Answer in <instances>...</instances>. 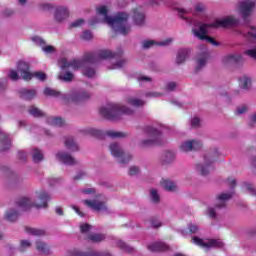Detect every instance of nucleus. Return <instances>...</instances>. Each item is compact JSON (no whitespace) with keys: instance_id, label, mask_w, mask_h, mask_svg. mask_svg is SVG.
I'll list each match as a JSON object with an SVG mask.
<instances>
[{"instance_id":"30","label":"nucleus","mask_w":256,"mask_h":256,"mask_svg":"<svg viewBox=\"0 0 256 256\" xmlns=\"http://www.w3.org/2000/svg\"><path fill=\"white\" fill-rule=\"evenodd\" d=\"M133 19L136 25L145 23V13L141 11V8L134 10Z\"/></svg>"},{"instance_id":"40","label":"nucleus","mask_w":256,"mask_h":256,"mask_svg":"<svg viewBox=\"0 0 256 256\" xmlns=\"http://www.w3.org/2000/svg\"><path fill=\"white\" fill-rule=\"evenodd\" d=\"M17 217H18V213L15 210H9L8 212H6V215H5V219L7 221H16Z\"/></svg>"},{"instance_id":"22","label":"nucleus","mask_w":256,"mask_h":256,"mask_svg":"<svg viewBox=\"0 0 256 256\" xmlns=\"http://www.w3.org/2000/svg\"><path fill=\"white\" fill-rule=\"evenodd\" d=\"M66 256H112L107 252H90V253H83L79 250H72L69 251Z\"/></svg>"},{"instance_id":"15","label":"nucleus","mask_w":256,"mask_h":256,"mask_svg":"<svg viewBox=\"0 0 256 256\" xmlns=\"http://www.w3.org/2000/svg\"><path fill=\"white\" fill-rule=\"evenodd\" d=\"M84 204H86L89 209H92V211H107L103 196H97L94 200H84Z\"/></svg>"},{"instance_id":"10","label":"nucleus","mask_w":256,"mask_h":256,"mask_svg":"<svg viewBox=\"0 0 256 256\" xmlns=\"http://www.w3.org/2000/svg\"><path fill=\"white\" fill-rule=\"evenodd\" d=\"M109 149L111 155H113L115 159H117L122 164L129 163V161L133 159V156L130 153H125L121 145H119L117 142L111 143Z\"/></svg>"},{"instance_id":"4","label":"nucleus","mask_w":256,"mask_h":256,"mask_svg":"<svg viewBox=\"0 0 256 256\" xmlns=\"http://www.w3.org/2000/svg\"><path fill=\"white\" fill-rule=\"evenodd\" d=\"M133 110L128 108L123 104L109 103L101 106L99 109V114L104 119H109L110 121H119L121 115H131Z\"/></svg>"},{"instance_id":"35","label":"nucleus","mask_w":256,"mask_h":256,"mask_svg":"<svg viewBox=\"0 0 256 256\" xmlns=\"http://www.w3.org/2000/svg\"><path fill=\"white\" fill-rule=\"evenodd\" d=\"M251 78L249 76H243L240 78V87L241 89H244V90H249L251 89Z\"/></svg>"},{"instance_id":"41","label":"nucleus","mask_w":256,"mask_h":256,"mask_svg":"<svg viewBox=\"0 0 256 256\" xmlns=\"http://www.w3.org/2000/svg\"><path fill=\"white\" fill-rule=\"evenodd\" d=\"M175 161V154L172 152H168L165 154V158L163 159V165H168L169 163H173Z\"/></svg>"},{"instance_id":"60","label":"nucleus","mask_w":256,"mask_h":256,"mask_svg":"<svg viewBox=\"0 0 256 256\" xmlns=\"http://www.w3.org/2000/svg\"><path fill=\"white\" fill-rule=\"evenodd\" d=\"M146 97H161V93L159 92H148Z\"/></svg>"},{"instance_id":"25","label":"nucleus","mask_w":256,"mask_h":256,"mask_svg":"<svg viewBox=\"0 0 256 256\" xmlns=\"http://www.w3.org/2000/svg\"><path fill=\"white\" fill-rule=\"evenodd\" d=\"M0 141L3 145V147L0 148V151H7V149L11 148V138H9V135H7V133H5L1 129H0Z\"/></svg>"},{"instance_id":"38","label":"nucleus","mask_w":256,"mask_h":256,"mask_svg":"<svg viewBox=\"0 0 256 256\" xmlns=\"http://www.w3.org/2000/svg\"><path fill=\"white\" fill-rule=\"evenodd\" d=\"M32 159L34 163H40V161L43 159V152L37 148H34L32 150Z\"/></svg>"},{"instance_id":"51","label":"nucleus","mask_w":256,"mask_h":256,"mask_svg":"<svg viewBox=\"0 0 256 256\" xmlns=\"http://www.w3.org/2000/svg\"><path fill=\"white\" fill-rule=\"evenodd\" d=\"M236 113L238 115H243V113H247V105H242L237 108Z\"/></svg>"},{"instance_id":"54","label":"nucleus","mask_w":256,"mask_h":256,"mask_svg":"<svg viewBox=\"0 0 256 256\" xmlns=\"http://www.w3.org/2000/svg\"><path fill=\"white\" fill-rule=\"evenodd\" d=\"M138 81L140 83H151V78L147 76H139Z\"/></svg>"},{"instance_id":"31","label":"nucleus","mask_w":256,"mask_h":256,"mask_svg":"<svg viewBox=\"0 0 256 256\" xmlns=\"http://www.w3.org/2000/svg\"><path fill=\"white\" fill-rule=\"evenodd\" d=\"M64 145L69 151H79V146L75 140H73V137H66Z\"/></svg>"},{"instance_id":"58","label":"nucleus","mask_w":256,"mask_h":256,"mask_svg":"<svg viewBox=\"0 0 256 256\" xmlns=\"http://www.w3.org/2000/svg\"><path fill=\"white\" fill-rule=\"evenodd\" d=\"M7 87V79L0 78V89H5Z\"/></svg>"},{"instance_id":"27","label":"nucleus","mask_w":256,"mask_h":256,"mask_svg":"<svg viewBox=\"0 0 256 256\" xmlns=\"http://www.w3.org/2000/svg\"><path fill=\"white\" fill-rule=\"evenodd\" d=\"M231 197H233V193H222L220 195H218V197L216 198L217 201V205L216 207H218L219 209H221V207L225 206V203L227 201H229V199H231Z\"/></svg>"},{"instance_id":"46","label":"nucleus","mask_w":256,"mask_h":256,"mask_svg":"<svg viewBox=\"0 0 256 256\" xmlns=\"http://www.w3.org/2000/svg\"><path fill=\"white\" fill-rule=\"evenodd\" d=\"M8 77L12 81H17L19 79V73H17V71H15V70H10Z\"/></svg>"},{"instance_id":"42","label":"nucleus","mask_w":256,"mask_h":256,"mask_svg":"<svg viewBox=\"0 0 256 256\" xmlns=\"http://www.w3.org/2000/svg\"><path fill=\"white\" fill-rule=\"evenodd\" d=\"M29 113L30 115H32L33 117H43L44 113L43 111H41L39 108L32 106L29 109Z\"/></svg>"},{"instance_id":"44","label":"nucleus","mask_w":256,"mask_h":256,"mask_svg":"<svg viewBox=\"0 0 256 256\" xmlns=\"http://www.w3.org/2000/svg\"><path fill=\"white\" fill-rule=\"evenodd\" d=\"M59 79H62V81H72L73 73H71V72L61 73L59 75Z\"/></svg>"},{"instance_id":"62","label":"nucleus","mask_w":256,"mask_h":256,"mask_svg":"<svg viewBox=\"0 0 256 256\" xmlns=\"http://www.w3.org/2000/svg\"><path fill=\"white\" fill-rule=\"evenodd\" d=\"M178 13L182 19H186V17H184L183 15H185V13H187V10H185L183 8H178Z\"/></svg>"},{"instance_id":"24","label":"nucleus","mask_w":256,"mask_h":256,"mask_svg":"<svg viewBox=\"0 0 256 256\" xmlns=\"http://www.w3.org/2000/svg\"><path fill=\"white\" fill-rule=\"evenodd\" d=\"M201 53L202 54L197 61V69H201V67H205V65H207V59H209V52L207 51V47L202 46Z\"/></svg>"},{"instance_id":"36","label":"nucleus","mask_w":256,"mask_h":256,"mask_svg":"<svg viewBox=\"0 0 256 256\" xmlns=\"http://www.w3.org/2000/svg\"><path fill=\"white\" fill-rule=\"evenodd\" d=\"M161 185L166 191H175L177 189V185L171 180H162Z\"/></svg>"},{"instance_id":"3","label":"nucleus","mask_w":256,"mask_h":256,"mask_svg":"<svg viewBox=\"0 0 256 256\" xmlns=\"http://www.w3.org/2000/svg\"><path fill=\"white\" fill-rule=\"evenodd\" d=\"M239 25V19L233 16H225L222 18L215 19L214 21L210 22L209 20H205V22H197L194 24L192 29V33L197 39L200 41H207L217 47L219 43L215 41V39L207 36V33L211 31V29H219V27H237Z\"/></svg>"},{"instance_id":"11","label":"nucleus","mask_w":256,"mask_h":256,"mask_svg":"<svg viewBox=\"0 0 256 256\" xmlns=\"http://www.w3.org/2000/svg\"><path fill=\"white\" fill-rule=\"evenodd\" d=\"M192 242L194 245H198V247H202V249H213V248H221L223 247V241L217 239H206L203 240L197 236L192 238Z\"/></svg>"},{"instance_id":"2","label":"nucleus","mask_w":256,"mask_h":256,"mask_svg":"<svg viewBox=\"0 0 256 256\" xmlns=\"http://www.w3.org/2000/svg\"><path fill=\"white\" fill-rule=\"evenodd\" d=\"M129 14L119 12L115 16H109V8L107 6H98L96 8V19L90 21V25L97 23H106L115 33L127 35L131 31V26L128 22Z\"/></svg>"},{"instance_id":"52","label":"nucleus","mask_w":256,"mask_h":256,"mask_svg":"<svg viewBox=\"0 0 256 256\" xmlns=\"http://www.w3.org/2000/svg\"><path fill=\"white\" fill-rule=\"evenodd\" d=\"M199 125H201V120L197 117L192 118L191 126L192 127H199Z\"/></svg>"},{"instance_id":"64","label":"nucleus","mask_w":256,"mask_h":256,"mask_svg":"<svg viewBox=\"0 0 256 256\" xmlns=\"http://www.w3.org/2000/svg\"><path fill=\"white\" fill-rule=\"evenodd\" d=\"M49 183H50L51 186L57 185V183H59V179L51 178V179H49Z\"/></svg>"},{"instance_id":"33","label":"nucleus","mask_w":256,"mask_h":256,"mask_svg":"<svg viewBox=\"0 0 256 256\" xmlns=\"http://www.w3.org/2000/svg\"><path fill=\"white\" fill-rule=\"evenodd\" d=\"M126 101L128 105H131L132 107H143V105H145V101L137 97H128Z\"/></svg>"},{"instance_id":"57","label":"nucleus","mask_w":256,"mask_h":256,"mask_svg":"<svg viewBox=\"0 0 256 256\" xmlns=\"http://www.w3.org/2000/svg\"><path fill=\"white\" fill-rule=\"evenodd\" d=\"M123 65H125V61L119 60L116 64H114L111 67V69H120V67H122Z\"/></svg>"},{"instance_id":"56","label":"nucleus","mask_w":256,"mask_h":256,"mask_svg":"<svg viewBox=\"0 0 256 256\" xmlns=\"http://www.w3.org/2000/svg\"><path fill=\"white\" fill-rule=\"evenodd\" d=\"M175 87H177V84L175 82H169L166 86L167 91H174Z\"/></svg>"},{"instance_id":"50","label":"nucleus","mask_w":256,"mask_h":256,"mask_svg":"<svg viewBox=\"0 0 256 256\" xmlns=\"http://www.w3.org/2000/svg\"><path fill=\"white\" fill-rule=\"evenodd\" d=\"M129 175L133 176V175H139V167L137 166H132L129 169Z\"/></svg>"},{"instance_id":"48","label":"nucleus","mask_w":256,"mask_h":256,"mask_svg":"<svg viewBox=\"0 0 256 256\" xmlns=\"http://www.w3.org/2000/svg\"><path fill=\"white\" fill-rule=\"evenodd\" d=\"M82 39H84L85 41H91V39H93V34L91 33V31H85L82 34Z\"/></svg>"},{"instance_id":"37","label":"nucleus","mask_w":256,"mask_h":256,"mask_svg":"<svg viewBox=\"0 0 256 256\" xmlns=\"http://www.w3.org/2000/svg\"><path fill=\"white\" fill-rule=\"evenodd\" d=\"M26 232L34 237H43L45 230L39 228H26Z\"/></svg>"},{"instance_id":"32","label":"nucleus","mask_w":256,"mask_h":256,"mask_svg":"<svg viewBox=\"0 0 256 256\" xmlns=\"http://www.w3.org/2000/svg\"><path fill=\"white\" fill-rule=\"evenodd\" d=\"M36 249L39 253H42V255L49 253V246L41 240L36 241Z\"/></svg>"},{"instance_id":"47","label":"nucleus","mask_w":256,"mask_h":256,"mask_svg":"<svg viewBox=\"0 0 256 256\" xmlns=\"http://www.w3.org/2000/svg\"><path fill=\"white\" fill-rule=\"evenodd\" d=\"M188 229H189L190 233H198L199 232V226H197V224L190 223L188 225Z\"/></svg>"},{"instance_id":"7","label":"nucleus","mask_w":256,"mask_h":256,"mask_svg":"<svg viewBox=\"0 0 256 256\" xmlns=\"http://www.w3.org/2000/svg\"><path fill=\"white\" fill-rule=\"evenodd\" d=\"M144 133L148 138L141 140L139 147L145 149L147 147H153V145H161V130L153 126H147Z\"/></svg>"},{"instance_id":"19","label":"nucleus","mask_w":256,"mask_h":256,"mask_svg":"<svg viewBox=\"0 0 256 256\" xmlns=\"http://www.w3.org/2000/svg\"><path fill=\"white\" fill-rule=\"evenodd\" d=\"M222 63H224V65H229L231 63H243V55L239 53L226 55L222 58Z\"/></svg>"},{"instance_id":"18","label":"nucleus","mask_w":256,"mask_h":256,"mask_svg":"<svg viewBox=\"0 0 256 256\" xmlns=\"http://www.w3.org/2000/svg\"><path fill=\"white\" fill-rule=\"evenodd\" d=\"M69 17V10L63 6H58L55 9L54 19L58 23L65 21Z\"/></svg>"},{"instance_id":"17","label":"nucleus","mask_w":256,"mask_h":256,"mask_svg":"<svg viewBox=\"0 0 256 256\" xmlns=\"http://www.w3.org/2000/svg\"><path fill=\"white\" fill-rule=\"evenodd\" d=\"M202 146L203 144L199 140H187L180 145V150L187 153L188 151H197Z\"/></svg>"},{"instance_id":"26","label":"nucleus","mask_w":256,"mask_h":256,"mask_svg":"<svg viewBox=\"0 0 256 256\" xmlns=\"http://www.w3.org/2000/svg\"><path fill=\"white\" fill-rule=\"evenodd\" d=\"M36 95L37 91L35 89L22 88L20 90V97L25 99V101H31V99H35Z\"/></svg>"},{"instance_id":"43","label":"nucleus","mask_w":256,"mask_h":256,"mask_svg":"<svg viewBox=\"0 0 256 256\" xmlns=\"http://www.w3.org/2000/svg\"><path fill=\"white\" fill-rule=\"evenodd\" d=\"M31 247V241L29 240H21L20 241V246L19 249L20 251H27V249H29Z\"/></svg>"},{"instance_id":"1","label":"nucleus","mask_w":256,"mask_h":256,"mask_svg":"<svg viewBox=\"0 0 256 256\" xmlns=\"http://www.w3.org/2000/svg\"><path fill=\"white\" fill-rule=\"evenodd\" d=\"M121 53H123L122 50H119L117 54L111 52V50H99L97 54H85L82 60L73 59L69 61L66 58H62L58 61V65L61 69H73V71L82 69V73L85 77H95V69L91 68L93 63H97V61H101V59L119 58L121 57Z\"/></svg>"},{"instance_id":"8","label":"nucleus","mask_w":256,"mask_h":256,"mask_svg":"<svg viewBox=\"0 0 256 256\" xmlns=\"http://www.w3.org/2000/svg\"><path fill=\"white\" fill-rule=\"evenodd\" d=\"M84 133L86 135H91L92 137H97L98 139H105V137H109L110 139H123L127 137V133L119 132L115 130H99L97 128H86L84 129Z\"/></svg>"},{"instance_id":"28","label":"nucleus","mask_w":256,"mask_h":256,"mask_svg":"<svg viewBox=\"0 0 256 256\" xmlns=\"http://www.w3.org/2000/svg\"><path fill=\"white\" fill-rule=\"evenodd\" d=\"M149 251H167L169 249V245L165 242H155L153 244L148 245Z\"/></svg>"},{"instance_id":"23","label":"nucleus","mask_w":256,"mask_h":256,"mask_svg":"<svg viewBox=\"0 0 256 256\" xmlns=\"http://www.w3.org/2000/svg\"><path fill=\"white\" fill-rule=\"evenodd\" d=\"M56 158L64 165H75V158H72L71 155L65 152H58Z\"/></svg>"},{"instance_id":"63","label":"nucleus","mask_w":256,"mask_h":256,"mask_svg":"<svg viewBox=\"0 0 256 256\" xmlns=\"http://www.w3.org/2000/svg\"><path fill=\"white\" fill-rule=\"evenodd\" d=\"M151 225L152 227H161V222L157 221V220H152L151 221Z\"/></svg>"},{"instance_id":"20","label":"nucleus","mask_w":256,"mask_h":256,"mask_svg":"<svg viewBox=\"0 0 256 256\" xmlns=\"http://www.w3.org/2000/svg\"><path fill=\"white\" fill-rule=\"evenodd\" d=\"M173 43V39L167 38L164 41L161 42H155L154 40H144L142 42L143 49H150V47H153L155 45H160L162 47H166L167 45H171Z\"/></svg>"},{"instance_id":"12","label":"nucleus","mask_w":256,"mask_h":256,"mask_svg":"<svg viewBox=\"0 0 256 256\" xmlns=\"http://www.w3.org/2000/svg\"><path fill=\"white\" fill-rule=\"evenodd\" d=\"M80 231L83 233V235H86L87 239L92 241V243H99V241H103V239H105V235L103 234H93L95 227L89 224H81Z\"/></svg>"},{"instance_id":"59","label":"nucleus","mask_w":256,"mask_h":256,"mask_svg":"<svg viewBox=\"0 0 256 256\" xmlns=\"http://www.w3.org/2000/svg\"><path fill=\"white\" fill-rule=\"evenodd\" d=\"M82 193H84L85 195H91V194L95 193V189L87 188V189L82 190Z\"/></svg>"},{"instance_id":"49","label":"nucleus","mask_w":256,"mask_h":256,"mask_svg":"<svg viewBox=\"0 0 256 256\" xmlns=\"http://www.w3.org/2000/svg\"><path fill=\"white\" fill-rule=\"evenodd\" d=\"M206 215H208V217H210V219H215V216H216V214H215V208L209 207V208L207 209Z\"/></svg>"},{"instance_id":"6","label":"nucleus","mask_w":256,"mask_h":256,"mask_svg":"<svg viewBox=\"0 0 256 256\" xmlns=\"http://www.w3.org/2000/svg\"><path fill=\"white\" fill-rule=\"evenodd\" d=\"M44 95L47 97H58L62 101H81L83 99H88L89 93L87 92H73L71 94H61V92L52 89L45 88Z\"/></svg>"},{"instance_id":"55","label":"nucleus","mask_w":256,"mask_h":256,"mask_svg":"<svg viewBox=\"0 0 256 256\" xmlns=\"http://www.w3.org/2000/svg\"><path fill=\"white\" fill-rule=\"evenodd\" d=\"M195 11H196V13H203V11H205V5L198 3L195 6Z\"/></svg>"},{"instance_id":"34","label":"nucleus","mask_w":256,"mask_h":256,"mask_svg":"<svg viewBox=\"0 0 256 256\" xmlns=\"http://www.w3.org/2000/svg\"><path fill=\"white\" fill-rule=\"evenodd\" d=\"M47 123L48 125H53L54 127H63L65 121H63L61 118L59 117H49L47 119Z\"/></svg>"},{"instance_id":"61","label":"nucleus","mask_w":256,"mask_h":256,"mask_svg":"<svg viewBox=\"0 0 256 256\" xmlns=\"http://www.w3.org/2000/svg\"><path fill=\"white\" fill-rule=\"evenodd\" d=\"M87 174L83 171H80L76 174V176L74 177V179H83V177H85Z\"/></svg>"},{"instance_id":"53","label":"nucleus","mask_w":256,"mask_h":256,"mask_svg":"<svg viewBox=\"0 0 256 256\" xmlns=\"http://www.w3.org/2000/svg\"><path fill=\"white\" fill-rule=\"evenodd\" d=\"M85 21L83 19H78L71 23L70 27H81Z\"/></svg>"},{"instance_id":"9","label":"nucleus","mask_w":256,"mask_h":256,"mask_svg":"<svg viewBox=\"0 0 256 256\" xmlns=\"http://www.w3.org/2000/svg\"><path fill=\"white\" fill-rule=\"evenodd\" d=\"M17 69L24 81H30V79H33V77L38 79V81H45V79H47V75L44 72L38 71L31 73L29 71V63L27 62H19Z\"/></svg>"},{"instance_id":"45","label":"nucleus","mask_w":256,"mask_h":256,"mask_svg":"<svg viewBox=\"0 0 256 256\" xmlns=\"http://www.w3.org/2000/svg\"><path fill=\"white\" fill-rule=\"evenodd\" d=\"M150 197L154 203H159V194L157 193V190L152 189L150 191Z\"/></svg>"},{"instance_id":"5","label":"nucleus","mask_w":256,"mask_h":256,"mask_svg":"<svg viewBox=\"0 0 256 256\" xmlns=\"http://www.w3.org/2000/svg\"><path fill=\"white\" fill-rule=\"evenodd\" d=\"M36 200L24 197L18 201L17 205L21 211H27L30 207H36V209H45L47 207V201H49V194L45 191H40L36 195Z\"/></svg>"},{"instance_id":"21","label":"nucleus","mask_w":256,"mask_h":256,"mask_svg":"<svg viewBox=\"0 0 256 256\" xmlns=\"http://www.w3.org/2000/svg\"><path fill=\"white\" fill-rule=\"evenodd\" d=\"M32 41L36 45H39L42 48V51H44V53H46V54L54 53L55 52V47H53V46H46L45 45V40H43V38H41L39 36L32 37Z\"/></svg>"},{"instance_id":"13","label":"nucleus","mask_w":256,"mask_h":256,"mask_svg":"<svg viewBox=\"0 0 256 256\" xmlns=\"http://www.w3.org/2000/svg\"><path fill=\"white\" fill-rule=\"evenodd\" d=\"M248 29L249 30L247 31V33L243 34L245 39L256 43V26L250 25L248 26ZM244 55H247L248 57L256 60V47L244 51Z\"/></svg>"},{"instance_id":"29","label":"nucleus","mask_w":256,"mask_h":256,"mask_svg":"<svg viewBox=\"0 0 256 256\" xmlns=\"http://www.w3.org/2000/svg\"><path fill=\"white\" fill-rule=\"evenodd\" d=\"M189 53H191L190 49H181L178 52L176 57L177 65H181V63H185V60L189 57Z\"/></svg>"},{"instance_id":"16","label":"nucleus","mask_w":256,"mask_h":256,"mask_svg":"<svg viewBox=\"0 0 256 256\" xmlns=\"http://www.w3.org/2000/svg\"><path fill=\"white\" fill-rule=\"evenodd\" d=\"M256 0H243L240 2V13L241 15L245 17H249L251 13H253V9H255Z\"/></svg>"},{"instance_id":"39","label":"nucleus","mask_w":256,"mask_h":256,"mask_svg":"<svg viewBox=\"0 0 256 256\" xmlns=\"http://www.w3.org/2000/svg\"><path fill=\"white\" fill-rule=\"evenodd\" d=\"M116 245L123 251H126V253H133V247L126 245V243L121 240H118Z\"/></svg>"},{"instance_id":"14","label":"nucleus","mask_w":256,"mask_h":256,"mask_svg":"<svg viewBox=\"0 0 256 256\" xmlns=\"http://www.w3.org/2000/svg\"><path fill=\"white\" fill-rule=\"evenodd\" d=\"M214 157H217V152H215L213 156L206 155L204 157V164L196 165V171H198L200 175H209L211 169H213Z\"/></svg>"}]
</instances>
